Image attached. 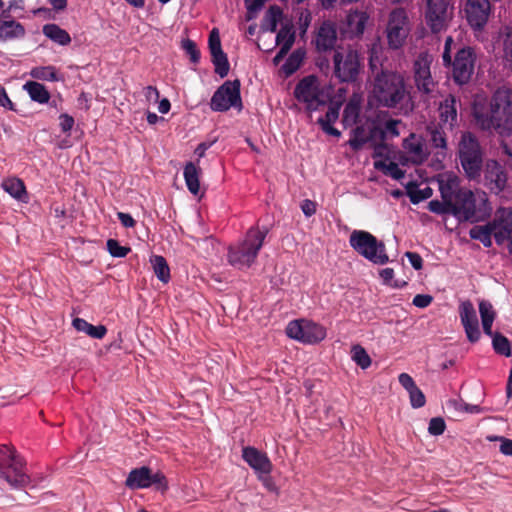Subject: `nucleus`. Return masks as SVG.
Wrapping results in <instances>:
<instances>
[{"instance_id":"7ed1b4c3","label":"nucleus","mask_w":512,"mask_h":512,"mask_svg":"<svg viewBox=\"0 0 512 512\" xmlns=\"http://www.w3.org/2000/svg\"><path fill=\"white\" fill-rule=\"evenodd\" d=\"M268 232L269 229L266 226L249 228L242 241L229 246L227 254L229 264L239 269L250 267L255 262Z\"/></svg>"},{"instance_id":"b1692460","label":"nucleus","mask_w":512,"mask_h":512,"mask_svg":"<svg viewBox=\"0 0 512 512\" xmlns=\"http://www.w3.org/2000/svg\"><path fill=\"white\" fill-rule=\"evenodd\" d=\"M402 146L414 164H422L428 159L429 152L426 149L425 143L416 134L411 133L405 138Z\"/></svg>"},{"instance_id":"4d7b16f0","label":"nucleus","mask_w":512,"mask_h":512,"mask_svg":"<svg viewBox=\"0 0 512 512\" xmlns=\"http://www.w3.org/2000/svg\"><path fill=\"white\" fill-rule=\"evenodd\" d=\"M490 441H501L500 452L506 456H512V440L505 437H488Z\"/></svg>"},{"instance_id":"49530a36","label":"nucleus","mask_w":512,"mask_h":512,"mask_svg":"<svg viewBox=\"0 0 512 512\" xmlns=\"http://www.w3.org/2000/svg\"><path fill=\"white\" fill-rule=\"evenodd\" d=\"M106 246L112 257L123 258L131 251L130 247L121 246L118 240L112 238L107 240Z\"/></svg>"},{"instance_id":"c03bdc74","label":"nucleus","mask_w":512,"mask_h":512,"mask_svg":"<svg viewBox=\"0 0 512 512\" xmlns=\"http://www.w3.org/2000/svg\"><path fill=\"white\" fill-rule=\"evenodd\" d=\"M352 359L356 362L358 366L362 369H366L371 365V358L366 352V350L360 345H356L352 349Z\"/></svg>"},{"instance_id":"f03ea898","label":"nucleus","mask_w":512,"mask_h":512,"mask_svg":"<svg viewBox=\"0 0 512 512\" xmlns=\"http://www.w3.org/2000/svg\"><path fill=\"white\" fill-rule=\"evenodd\" d=\"M472 116L476 126L481 130L510 135L512 133V90L501 87L490 99L476 97L472 104Z\"/></svg>"},{"instance_id":"20e7f679","label":"nucleus","mask_w":512,"mask_h":512,"mask_svg":"<svg viewBox=\"0 0 512 512\" xmlns=\"http://www.w3.org/2000/svg\"><path fill=\"white\" fill-rule=\"evenodd\" d=\"M458 158L465 176L470 181H479L484 167V149L479 139L471 132H464L458 143Z\"/></svg>"},{"instance_id":"a211bd4d","label":"nucleus","mask_w":512,"mask_h":512,"mask_svg":"<svg viewBox=\"0 0 512 512\" xmlns=\"http://www.w3.org/2000/svg\"><path fill=\"white\" fill-rule=\"evenodd\" d=\"M508 176L496 160H488L484 168V185L491 193L499 195L504 191Z\"/></svg>"},{"instance_id":"6e6d98bb","label":"nucleus","mask_w":512,"mask_h":512,"mask_svg":"<svg viewBox=\"0 0 512 512\" xmlns=\"http://www.w3.org/2000/svg\"><path fill=\"white\" fill-rule=\"evenodd\" d=\"M290 38H293V42L295 41V33L292 31V28L289 26H283L276 35V43L281 45L285 41H289Z\"/></svg>"},{"instance_id":"7c9ffc66","label":"nucleus","mask_w":512,"mask_h":512,"mask_svg":"<svg viewBox=\"0 0 512 512\" xmlns=\"http://www.w3.org/2000/svg\"><path fill=\"white\" fill-rule=\"evenodd\" d=\"M42 32L47 38L59 45L66 46L71 42L69 33L57 24H45Z\"/></svg>"},{"instance_id":"39448f33","label":"nucleus","mask_w":512,"mask_h":512,"mask_svg":"<svg viewBox=\"0 0 512 512\" xmlns=\"http://www.w3.org/2000/svg\"><path fill=\"white\" fill-rule=\"evenodd\" d=\"M25 462L10 445H0V474L14 488L25 487L30 479L24 472Z\"/></svg>"},{"instance_id":"0eeeda50","label":"nucleus","mask_w":512,"mask_h":512,"mask_svg":"<svg viewBox=\"0 0 512 512\" xmlns=\"http://www.w3.org/2000/svg\"><path fill=\"white\" fill-rule=\"evenodd\" d=\"M424 20L431 33L445 32L454 17L452 0H424Z\"/></svg>"},{"instance_id":"72a5a7b5","label":"nucleus","mask_w":512,"mask_h":512,"mask_svg":"<svg viewBox=\"0 0 512 512\" xmlns=\"http://www.w3.org/2000/svg\"><path fill=\"white\" fill-rule=\"evenodd\" d=\"M361 106L359 100L351 98L345 105L342 115V123L344 126L355 124L359 118Z\"/></svg>"},{"instance_id":"bf43d9fd","label":"nucleus","mask_w":512,"mask_h":512,"mask_svg":"<svg viewBox=\"0 0 512 512\" xmlns=\"http://www.w3.org/2000/svg\"><path fill=\"white\" fill-rule=\"evenodd\" d=\"M433 301V297L428 294H417L412 301V304L418 308H426Z\"/></svg>"},{"instance_id":"4be33fe9","label":"nucleus","mask_w":512,"mask_h":512,"mask_svg":"<svg viewBox=\"0 0 512 512\" xmlns=\"http://www.w3.org/2000/svg\"><path fill=\"white\" fill-rule=\"evenodd\" d=\"M337 42V25L331 20H324L316 30L313 43L318 52H327L335 48Z\"/></svg>"},{"instance_id":"09e8293b","label":"nucleus","mask_w":512,"mask_h":512,"mask_svg":"<svg viewBox=\"0 0 512 512\" xmlns=\"http://www.w3.org/2000/svg\"><path fill=\"white\" fill-rule=\"evenodd\" d=\"M182 49L186 52V54L190 57V61L193 63H198L200 60V51L197 48L196 43L191 39H186L182 42Z\"/></svg>"},{"instance_id":"774afa93","label":"nucleus","mask_w":512,"mask_h":512,"mask_svg":"<svg viewBox=\"0 0 512 512\" xmlns=\"http://www.w3.org/2000/svg\"><path fill=\"white\" fill-rule=\"evenodd\" d=\"M117 217L125 228H133L136 225V221L128 213L118 212Z\"/></svg>"},{"instance_id":"c9c22d12","label":"nucleus","mask_w":512,"mask_h":512,"mask_svg":"<svg viewBox=\"0 0 512 512\" xmlns=\"http://www.w3.org/2000/svg\"><path fill=\"white\" fill-rule=\"evenodd\" d=\"M151 264L157 278L163 283H168L170 280V268L166 259L163 256L154 255L151 258Z\"/></svg>"},{"instance_id":"4468645a","label":"nucleus","mask_w":512,"mask_h":512,"mask_svg":"<svg viewBox=\"0 0 512 512\" xmlns=\"http://www.w3.org/2000/svg\"><path fill=\"white\" fill-rule=\"evenodd\" d=\"M288 337L307 344H314L326 337V330L320 324L300 319L293 320L286 327Z\"/></svg>"},{"instance_id":"0e129e2a","label":"nucleus","mask_w":512,"mask_h":512,"mask_svg":"<svg viewBox=\"0 0 512 512\" xmlns=\"http://www.w3.org/2000/svg\"><path fill=\"white\" fill-rule=\"evenodd\" d=\"M405 256L408 258L411 266L415 270L422 269V267H423V259H422V257L418 253L408 251V252L405 253Z\"/></svg>"},{"instance_id":"412c9836","label":"nucleus","mask_w":512,"mask_h":512,"mask_svg":"<svg viewBox=\"0 0 512 512\" xmlns=\"http://www.w3.org/2000/svg\"><path fill=\"white\" fill-rule=\"evenodd\" d=\"M242 458L258 474L259 479H262V475L268 476L272 471L273 465L267 454L255 447H244Z\"/></svg>"},{"instance_id":"423d86ee","label":"nucleus","mask_w":512,"mask_h":512,"mask_svg":"<svg viewBox=\"0 0 512 512\" xmlns=\"http://www.w3.org/2000/svg\"><path fill=\"white\" fill-rule=\"evenodd\" d=\"M349 244L359 255L374 264L384 265L389 261L385 244L368 231H352Z\"/></svg>"},{"instance_id":"a878e982","label":"nucleus","mask_w":512,"mask_h":512,"mask_svg":"<svg viewBox=\"0 0 512 512\" xmlns=\"http://www.w3.org/2000/svg\"><path fill=\"white\" fill-rule=\"evenodd\" d=\"M150 468L142 466L132 469L125 481V486L131 490L144 489L150 487Z\"/></svg>"},{"instance_id":"f257e3e1","label":"nucleus","mask_w":512,"mask_h":512,"mask_svg":"<svg viewBox=\"0 0 512 512\" xmlns=\"http://www.w3.org/2000/svg\"><path fill=\"white\" fill-rule=\"evenodd\" d=\"M369 83L368 101L371 105L404 116L413 111L410 87L402 73L396 70L379 71L370 78Z\"/></svg>"},{"instance_id":"3c124183","label":"nucleus","mask_w":512,"mask_h":512,"mask_svg":"<svg viewBox=\"0 0 512 512\" xmlns=\"http://www.w3.org/2000/svg\"><path fill=\"white\" fill-rule=\"evenodd\" d=\"M408 393L410 397V403L413 408H421L425 405V395L417 386L408 391Z\"/></svg>"},{"instance_id":"de8ad7c7","label":"nucleus","mask_w":512,"mask_h":512,"mask_svg":"<svg viewBox=\"0 0 512 512\" xmlns=\"http://www.w3.org/2000/svg\"><path fill=\"white\" fill-rule=\"evenodd\" d=\"M469 235L472 239L480 241L487 248L492 246L491 236L485 232L484 228H480V226L471 228Z\"/></svg>"},{"instance_id":"69168bd1","label":"nucleus","mask_w":512,"mask_h":512,"mask_svg":"<svg viewBox=\"0 0 512 512\" xmlns=\"http://www.w3.org/2000/svg\"><path fill=\"white\" fill-rule=\"evenodd\" d=\"M399 383L408 391L415 388L417 385L413 378L407 373H401L398 377Z\"/></svg>"},{"instance_id":"338daca9","label":"nucleus","mask_w":512,"mask_h":512,"mask_svg":"<svg viewBox=\"0 0 512 512\" xmlns=\"http://www.w3.org/2000/svg\"><path fill=\"white\" fill-rule=\"evenodd\" d=\"M301 210L306 217H311L316 212V203L312 200L305 199L301 204Z\"/></svg>"},{"instance_id":"bb28decb","label":"nucleus","mask_w":512,"mask_h":512,"mask_svg":"<svg viewBox=\"0 0 512 512\" xmlns=\"http://www.w3.org/2000/svg\"><path fill=\"white\" fill-rule=\"evenodd\" d=\"M72 325L77 331L83 332L94 339H103L107 334V328L104 325L94 326L83 318L73 319Z\"/></svg>"},{"instance_id":"dca6fc26","label":"nucleus","mask_w":512,"mask_h":512,"mask_svg":"<svg viewBox=\"0 0 512 512\" xmlns=\"http://www.w3.org/2000/svg\"><path fill=\"white\" fill-rule=\"evenodd\" d=\"M431 60L427 56H419L414 62V81L418 91L422 94H431L436 86L430 70Z\"/></svg>"},{"instance_id":"6ab92c4d","label":"nucleus","mask_w":512,"mask_h":512,"mask_svg":"<svg viewBox=\"0 0 512 512\" xmlns=\"http://www.w3.org/2000/svg\"><path fill=\"white\" fill-rule=\"evenodd\" d=\"M208 46L211 54V61L215 66V73L221 78L228 75L230 64L226 53L222 50L219 32L214 28L209 35Z\"/></svg>"},{"instance_id":"a18cd8bd","label":"nucleus","mask_w":512,"mask_h":512,"mask_svg":"<svg viewBox=\"0 0 512 512\" xmlns=\"http://www.w3.org/2000/svg\"><path fill=\"white\" fill-rule=\"evenodd\" d=\"M340 107V103H331L326 114L318 119L319 125L324 126L335 123L339 117Z\"/></svg>"},{"instance_id":"4c0bfd02","label":"nucleus","mask_w":512,"mask_h":512,"mask_svg":"<svg viewBox=\"0 0 512 512\" xmlns=\"http://www.w3.org/2000/svg\"><path fill=\"white\" fill-rule=\"evenodd\" d=\"M430 133V142L434 148L441 149L437 155L445 157V150L447 149V137L445 132L440 127H433L428 129Z\"/></svg>"},{"instance_id":"9b49d317","label":"nucleus","mask_w":512,"mask_h":512,"mask_svg":"<svg viewBox=\"0 0 512 512\" xmlns=\"http://www.w3.org/2000/svg\"><path fill=\"white\" fill-rule=\"evenodd\" d=\"M294 97L305 104L308 112L319 110L326 105L323 92L319 87L318 79L314 75L302 78L295 86Z\"/></svg>"},{"instance_id":"ea45409f","label":"nucleus","mask_w":512,"mask_h":512,"mask_svg":"<svg viewBox=\"0 0 512 512\" xmlns=\"http://www.w3.org/2000/svg\"><path fill=\"white\" fill-rule=\"evenodd\" d=\"M30 75L34 79L43 80V81H58L59 77L57 75V70L54 66H39L34 67Z\"/></svg>"},{"instance_id":"f8f14e48","label":"nucleus","mask_w":512,"mask_h":512,"mask_svg":"<svg viewBox=\"0 0 512 512\" xmlns=\"http://www.w3.org/2000/svg\"><path fill=\"white\" fill-rule=\"evenodd\" d=\"M241 83L238 79L225 81L213 94L210 108L216 112L228 111L231 107L241 110L242 100L240 95Z\"/></svg>"},{"instance_id":"79ce46f5","label":"nucleus","mask_w":512,"mask_h":512,"mask_svg":"<svg viewBox=\"0 0 512 512\" xmlns=\"http://www.w3.org/2000/svg\"><path fill=\"white\" fill-rule=\"evenodd\" d=\"M407 195L413 204H418L421 201L430 198L433 195V190L429 186L420 189L416 184H410L407 187Z\"/></svg>"},{"instance_id":"e2e57ef3","label":"nucleus","mask_w":512,"mask_h":512,"mask_svg":"<svg viewBox=\"0 0 512 512\" xmlns=\"http://www.w3.org/2000/svg\"><path fill=\"white\" fill-rule=\"evenodd\" d=\"M59 119L62 132H70L75 123L74 118L68 114H61Z\"/></svg>"},{"instance_id":"393cba45","label":"nucleus","mask_w":512,"mask_h":512,"mask_svg":"<svg viewBox=\"0 0 512 512\" xmlns=\"http://www.w3.org/2000/svg\"><path fill=\"white\" fill-rule=\"evenodd\" d=\"M458 104H460V101L453 94L447 95L444 100L440 102V120L445 124H449L450 127H453L457 123Z\"/></svg>"},{"instance_id":"c85d7f7f","label":"nucleus","mask_w":512,"mask_h":512,"mask_svg":"<svg viewBox=\"0 0 512 512\" xmlns=\"http://www.w3.org/2000/svg\"><path fill=\"white\" fill-rule=\"evenodd\" d=\"M2 188L18 201L27 202L26 187L21 179L15 177L5 179Z\"/></svg>"},{"instance_id":"c756f323","label":"nucleus","mask_w":512,"mask_h":512,"mask_svg":"<svg viewBox=\"0 0 512 512\" xmlns=\"http://www.w3.org/2000/svg\"><path fill=\"white\" fill-rule=\"evenodd\" d=\"M479 313L481 316L483 331L486 335L492 336V325L496 317V313L489 301L482 300L479 303Z\"/></svg>"},{"instance_id":"e433bc0d","label":"nucleus","mask_w":512,"mask_h":512,"mask_svg":"<svg viewBox=\"0 0 512 512\" xmlns=\"http://www.w3.org/2000/svg\"><path fill=\"white\" fill-rule=\"evenodd\" d=\"M282 15V9L279 6H270L265 14L262 28L269 30L270 32H275L277 30L278 22L282 19Z\"/></svg>"},{"instance_id":"f3484780","label":"nucleus","mask_w":512,"mask_h":512,"mask_svg":"<svg viewBox=\"0 0 512 512\" xmlns=\"http://www.w3.org/2000/svg\"><path fill=\"white\" fill-rule=\"evenodd\" d=\"M465 12L469 25L475 30H481L488 22L491 4L489 0H468Z\"/></svg>"},{"instance_id":"680f3d73","label":"nucleus","mask_w":512,"mask_h":512,"mask_svg":"<svg viewBox=\"0 0 512 512\" xmlns=\"http://www.w3.org/2000/svg\"><path fill=\"white\" fill-rule=\"evenodd\" d=\"M401 123V120L398 119H389L385 123V127L383 128L386 131V134H390L393 137L399 136L398 125Z\"/></svg>"},{"instance_id":"ddd939ff","label":"nucleus","mask_w":512,"mask_h":512,"mask_svg":"<svg viewBox=\"0 0 512 512\" xmlns=\"http://www.w3.org/2000/svg\"><path fill=\"white\" fill-rule=\"evenodd\" d=\"M385 140L386 131L373 121L358 125L352 129L348 145L353 151L357 152L361 150L365 144L371 146L376 143L384 142Z\"/></svg>"},{"instance_id":"1a4fd4ad","label":"nucleus","mask_w":512,"mask_h":512,"mask_svg":"<svg viewBox=\"0 0 512 512\" xmlns=\"http://www.w3.org/2000/svg\"><path fill=\"white\" fill-rule=\"evenodd\" d=\"M476 58L474 49L469 46L459 48L454 58H451V63L447 67H451V77L457 85L463 86L471 81Z\"/></svg>"},{"instance_id":"f704fd0d","label":"nucleus","mask_w":512,"mask_h":512,"mask_svg":"<svg viewBox=\"0 0 512 512\" xmlns=\"http://www.w3.org/2000/svg\"><path fill=\"white\" fill-rule=\"evenodd\" d=\"M304 57L305 52L303 50L297 49L293 51L281 67V70L285 76L288 77L294 74L300 68Z\"/></svg>"},{"instance_id":"13d9d810","label":"nucleus","mask_w":512,"mask_h":512,"mask_svg":"<svg viewBox=\"0 0 512 512\" xmlns=\"http://www.w3.org/2000/svg\"><path fill=\"white\" fill-rule=\"evenodd\" d=\"M454 41L451 36H448L445 40L444 44V51L442 53V62L444 66H448L451 63V47L453 45Z\"/></svg>"},{"instance_id":"473e14b6","label":"nucleus","mask_w":512,"mask_h":512,"mask_svg":"<svg viewBox=\"0 0 512 512\" xmlns=\"http://www.w3.org/2000/svg\"><path fill=\"white\" fill-rule=\"evenodd\" d=\"M24 89L28 92L33 101L40 104L47 103L50 99L49 91L39 82L29 81L24 85Z\"/></svg>"},{"instance_id":"2eb2a0df","label":"nucleus","mask_w":512,"mask_h":512,"mask_svg":"<svg viewBox=\"0 0 512 512\" xmlns=\"http://www.w3.org/2000/svg\"><path fill=\"white\" fill-rule=\"evenodd\" d=\"M450 214L464 221H474L477 218L476 199L472 190L464 188L450 202Z\"/></svg>"},{"instance_id":"6e6552de","label":"nucleus","mask_w":512,"mask_h":512,"mask_svg":"<svg viewBox=\"0 0 512 512\" xmlns=\"http://www.w3.org/2000/svg\"><path fill=\"white\" fill-rule=\"evenodd\" d=\"M334 74L340 82H355L363 70V60L356 50L336 51L333 56Z\"/></svg>"},{"instance_id":"603ef678","label":"nucleus","mask_w":512,"mask_h":512,"mask_svg":"<svg viewBox=\"0 0 512 512\" xmlns=\"http://www.w3.org/2000/svg\"><path fill=\"white\" fill-rule=\"evenodd\" d=\"M446 424L443 418L434 417L429 422L428 432L431 435L439 436L442 435L445 431Z\"/></svg>"},{"instance_id":"58836bf2","label":"nucleus","mask_w":512,"mask_h":512,"mask_svg":"<svg viewBox=\"0 0 512 512\" xmlns=\"http://www.w3.org/2000/svg\"><path fill=\"white\" fill-rule=\"evenodd\" d=\"M374 167L383 171L385 175H388L395 180H400L405 176V171H403L398 164L393 161H390L389 163L382 160L375 161Z\"/></svg>"},{"instance_id":"2f4dec72","label":"nucleus","mask_w":512,"mask_h":512,"mask_svg":"<svg viewBox=\"0 0 512 512\" xmlns=\"http://www.w3.org/2000/svg\"><path fill=\"white\" fill-rule=\"evenodd\" d=\"M462 189L463 187H460L459 180L456 176L448 177L446 180L439 182V191L444 201L451 202Z\"/></svg>"},{"instance_id":"5701e85b","label":"nucleus","mask_w":512,"mask_h":512,"mask_svg":"<svg viewBox=\"0 0 512 512\" xmlns=\"http://www.w3.org/2000/svg\"><path fill=\"white\" fill-rule=\"evenodd\" d=\"M13 5H9L8 10H3L0 15V40L1 41H9L18 38H23L25 36V28L16 20L12 19L9 12L12 9Z\"/></svg>"},{"instance_id":"864d4df0","label":"nucleus","mask_w":512,"mask_h":512,"mask_svg":"<svg viewBox=\"0 0 512 512\" xmlns=\"http://www.w3.org/2000/svg\"><path fill=\"white\" fill-rule=\"evenodd\" d=\"M505 37H504V57L507 61L512 62V22L511 25L505 28Z\"/></svg>"},{"instance_id":"37998d69","label":"nucleus","mask_w":512,"mask_h":512,"mask_svg":"<svg viewBox=\"0 0 512 512\" xmlns=\"http://www.w3.org/2000/svg\"><path fill=\"white\" fill-rule=\"evenodd\" d=\"M379 49L377 46L373 45V47L369 50V70L371 72L370 78L376 76L379 71H389L390 69L383 67L382 60L379 56Z\"/></svg>"},{"instance_id":"aec40b11","label":"nucleus","mask_w":512,"mask_h":512,"mask_svg":"<svg viewBox=\"0 0 512 512\" xmlns=\"http://www.w3.org/2000/svg\"><path fill=\"white\" fill-rule=\"evenodd\" d=\"M461 324L464 327L467 339L475 343L480 339L479 321L476 310L471 301H463L459 306Z\"/></svg>"},{"instance_id":"cd10ccee","label":"nucleus","mask_w":512,"mask_h":512,"mask_svg":"<svg viewBox=\"0 0 512 512\" xmlns=\"http://www.w3.org/2000/svg\"><path fill=\"white\" fill-rule=\"evenodd\" d=\"M201 169L196 166L193 162L186 163L184 167V179L189 192L193 195H197L200 190V175Z\"/></svg>"},{"instance_id":"5fc2aeb1","label":"nucleus","mask_w":512,"mask_h":512,"mask_svg":"<svg viewBox=\"0 0 512 512\" xmlns=\"http://www.w3.org/2000/svg\"><path fill=\"white\" fill-rule=\"evenodd\" d=\"M149 482H150V487L152 485H155L156 489L160 490L162 492H164L168 489V483H167L166 477L162 472H157L155 474H152L150 472Z\"/></svg>"},{"instance_id":"a19ab883","label":"nucleus","mask_w":512,"mask_h":512,"mask_svg":"<svg viewBox=\"0 0 512 512\" xmlns=\"http://www.w3.org/2000/svg\"><path fill=\"white\" fill-rule=\"evenodd\" d=\"M491 337L493 349L497 354L505 357L511 356V344L507 337L499 332L494 333Z\"/></svg>"},{"instance_id":"052dcab7","label":"nucleus","mask_w":512,"mask_h":512,"mask_svg":"<svg viewBox=\"0 0 512 512\" xmlns=\"http://www.w3.org/2000/svg\"><path fill=\"white\" fill-rule=\"evenodd\" d=\"M292 46L293 38H290L289 41H285L273 59L274 64L277 65L287 55Z\"/></svg>"},{"instance_id":"8fccbe9b","label":"nucleus","mask_w":512,"mask_h":512,"mask_svg":"<svg viewBox=\"0 0 512 512\" xmlns=\"http://www.w3.org/2000/svg\"><path fill=\"white\" fill-rule=\"evenodd\" d=\"M428 209L430 212L443 215L450 214V202L442 200H431L428 203Z\"/></svg>"},{"instance_id":"9d476101","label":"nucleus","mask_w":512,"mask_h":512,"mask_svg":"<svg viewBox=\"0 0 512 512\" xmlns=\"http://www.w3.org/2000/svg\"><path fill=\"white\" fill-rule=\"evenodd\" d=\"M410 21L404 8L393 9L388 16L386 36L389 48L399 49L404 44L410 33Z\"/></svg>"}]
</instances>
